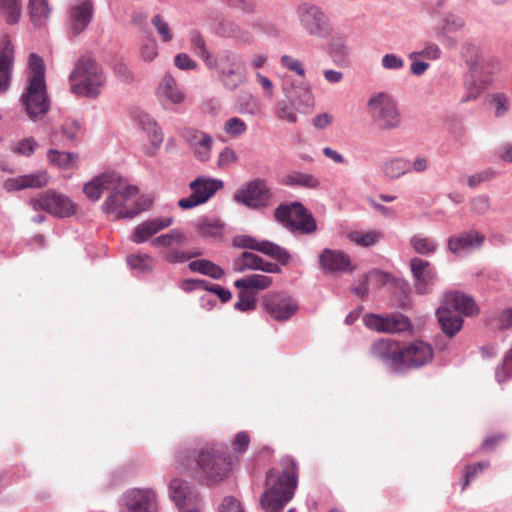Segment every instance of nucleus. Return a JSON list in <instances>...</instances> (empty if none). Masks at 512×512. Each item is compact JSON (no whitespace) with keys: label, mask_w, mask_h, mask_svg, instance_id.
Segmentation results:
<instances>
[{"label":"nucleus","mask_w":512,"mask_h":512,"mask_svg":"<svg viewBox=\"0 0 512 512\" xmlns=\"http://www.w3.org/2000/svg\"><path fill=\"white\" fill-rule=\"evenodd\" d=\"M469 205L470 211L478 216L486 215L491 208L490 198L487 195H477L473 197Z\"/></svg>","instance_id":"57"},{"label":"nucleus","mask_w":512,"mask_h":512,"mask_svg":"<svg viewBox=\"0 0 512 512\" xmlns=\"http://www.w3.org/2000/svg\"><path fill=\"white\" fill-rule=\"evenodd\" d=\"M71 90L78 96L95 99L105 86L106 76L91 57H80L70 74Z\"/></svg>","instance_id":"5"},{"label":"nucleus","mask_w":512,"mask_h":512,"mask_svg":"<svg viewBox=\"0 0 512 512\" xmlns=\"http://www.w3.org/2000/svg\"><path fill=\"white\" fill-rule=\"evenodd\" d=\"M448 249L456 256H464L480 249L485 242V236L477 230L463 231L448 238Z\"/></svg>","instance_id":"23"},{"label":"nucleus","mask_w":512,"mask_h":512,"mask_svg":"<svg viewBox=\"0 0 512 512\" xmlns=\"http://www.w3.org/2000/svg\"><path fill=\"white\" fill-rule=\"evenodd\" d=\"M150 257L148 255H130L127 257V264L130 268L140 272H147L151 270L148 263Z\"/></svg>","instance_id":"59"},{"label":"nucleus","mask_w":512,"mask_h":512,"mask_svg":"<svg viewBox=\"0 0 512 512\" xmlns=\"http://www.w3.org/2000/svg\"><path fill=\"white\" fill-rule=\"evenodd\" d=\"M30 205L34 210H43L59 218L69 217L75 212L72 201L64 194L54 190H48L31 199Z\"/></svg>","instance_id":"15"},{"label":"nucleus","mask_w":512,"mask_h":512,"mask_svg":"<svg viewBox=\"0 0 512 512\" xmlns=\"http://www.w3.org/2000/svg\"><path fill=\"white\" fill-rule=\"evenodd\" d=\"M381 65L386 70H401L405 62L402 57L394 54V53H387L385 54L381 59Z\"/></svg>","instance_id":"60"},{"label":"nucleus","mask_w":512,"mask_h":512,"mask_svg":"<svg viewBox=\"0 0 512 512\" xmlns=\"http://www.w3.org/2000/svg\"><path fill=\"white\" fill-rule=\"evenodd\" d=\"M367 109L371 119L381 130L389 131L401 126V114L390 95L380 92L371 96Z\"/></svg>","instance_id":"8"},{"label":"nucleus","mask_w":512,"mask_h":512,"mask_svg":"<svg viewBox=\"0 0 512 512\" xmlns=\"http://www.w3.org/2000/svg\"><path fill=\"white\" fill-rule=\"evenodd\" d=\"M94 14L92 0H82L67 12V28L70 35L78 36L86 30Z\"/></svg>","instance_id":"21"},{"label":"nucleus","mask_w":512,"mask_h":512,"mask_svg":"<svg viewBox=\"0 0 512 512\" xmlns=\"http://www.w3.org/2000/svg\"><path fill=\"white\" fill-rule=\"evenodd\" d=\"M265 310L274 320L286 321L296 312L297 304L291 297L277 293L266 298Z\"/></svg>","instance_id":"25"},{"label":"nucleus","mask_w":512,"mask_h":512,"mask_svg":"<svg viewBox=\"0 0 512 512\" xmlns=\"http://www.w3.org/2000/svg\"><path fill=\"white\" fill-rule=\"evenodd\" d=\"M496 173L492 169H486L476 174L470 175L467 179V184L471 188H476L481 183L489 181L495 177Z\"/></svg>","instance_id":"64"},{"label":"nucleus","mask_w":512,"mask_h":512,"mask_svg":"<svg viewBox=\"0 0 512 512\" xmlns=\"http://www.w3.org/2000/svg\"><path fill=\"white\" fill-rule=\"evenodd\" d=\"M109 195L102 204V210L114 219H132L142 210L137 201L138 187L131 185L119 173H115Z\"/></svg>","instance_id":"3"},{"label":"nucleus","mask_w":512,"mask_h":512,"mask_svg":"<svg viewBox=\"0 0 512 512\" xmlns=\"http://www.w3.org/2000/svg\"><path fill=\"white\" fill-rule=\"evenodd\" d=\"M495 376L499 383L508 380L512 376V348L505 356L502 367L496 370Z\"/></svg>","instance_id":"58"},{"label":"nucleus","mask_w":512,"mask_h":512,"mask_svg":"<svg viewBox=\"0 0 512 512\" xmlns=\"http://www.w3.org/2000/svg\"><path fill=\"white\" fill-rule=\"evenodd\" d=\"M223 130L231 137H239L246 133L247 124L239 117H231L224 123Z\"/></svg>","instance_id":"55"},{"label":"nucleus","mask_w":512,"mask_h":512,"mask_svg":"<svg viewBox=\"0 0 512 512\" xmlns=\"http://www.w3.org/2000/svg\"><path fill=\"white\" fill-rule=\"evenodd\" d=\"M465 26V21L458 15L449 13L443 17L442 27L436 33L437 38L444 37L447 33L457 32Z\"/></svg>","instance_id":"47"},{"label":"nucleus","mask_w":512,"mask_h":512,"mask_svg":"<svg viewBox=\"0 0 512 512\" xmlns=\"http://www.w3.org/2000/svg\"><path fill=\"white\" fill-rule=\"evenodd\" d=\"M282 464V472L270 469L266 474L265 490L260 498V505L265 512H281L294 496L297 487L296 463L286 457Z\"/></svg>","instance_id":"1"},{"label":"nucleus","mask_w":512,"mask_h":512,"mask_svg":"<svg viewBox=\"0 0 512 512\" xmlns=\"http://www.w3.org/2000/svg\"><path fill=\"white\" fill-rule=\"evenodd\" d=\"M223 187V181L199 176L189 184L191 194L178 201L182 209H192L206 203L218 190Z\"/></svg>","instance_id":"14"},{"label":"nucleus","mask_w":512,"mask_h":512,"mask_svg":"<svg viewBox=\"0 0 512 512\" xmlns=\"http://www.w3.org/2000/svg\"><path fill=\"white\" fill-rule=\"evenodd\" d=\"M433 358L430 344L417 340L402 348L401 361L403 372L408 368H419L429 363Z\"/></svg>","instance_id":"22"},{"label":"nucleus","mask_w":512,"mask_h":512,"mask_svg":"<svg viewBox=\"0 0 512 512\" xmlns=\"http://www.w3.org/2000/svg\"><path fill=\"white\" fill-rule=\"evenodd\" d=\"M48 161L60 169H71L78 162V154L51 149L47 152Z\"/></svg>","instance_id":"39"},{"label":"nucleus","mask_w":512,"mask_h":512,"mask_svg":"<svg viewBox=\"0 0 512 512\" xmlns=\"http://www.w3.org/2000/svg\"><path fill=\"white\" fill-rule=\"evenodd\" d=\"M14 48L10 40L4 39L0 48V94L5 93L10 86L13 67Z\"/></svg>","instance_id":"31"},{"label":"nucleus","mask_w":512,"mask_h":512,"mask_svg":"<svg viewBox=\"0 0 512 512\" xmlns=\"http://www.w3.org/2000/svg\"><path fill=\"white\" fill-rule=\"evenodd\" d=\"M188 40L191 45V48L206 65L209 62V60L212 59V56L214 54L208 50L203 35L198 30L193 29L188 33Z\"/></svg>","instance_id":"40"},{"label":"nucleus","mask_w":512,"mask_h":512,"mask_svg":"<svg viewBox=\"0 0 512 512\" xmlns=\"http://www.w3.org/2000/svg\"><path fill=\"white\" fill-rule=\"evenodd\" d=\"M470 72L468 74H490L499 68V61L494 58H486L481 54H474L467 59Z\"/></svg>","instance_id":"33"},{"label":"nucleus","mask_w":512,"mask_h":512,"mask_svg":"<svg viewBox=\"0 0 512 512\" xmlns=\"http://www.w3.org/2000/svg\"><path fill=\"white\" fill-rule=\"evenodd\" d=\"M282 184L289 187L317 189L320 186V180L310 173L292 171L284 176V178L282 179Z\"/></svg>","instance_id":"34"},{"label":"nucleus","mask_w":512,"mask_h":512,"mask_svg":"<svg viewBox=\"0 0 512 512\" xmlns=\"http://www.w3.org/2000/svg\"><path fill=\"white\" fill-rule=\"evenodd\" d=\"M218 512H245V510L240 500L234 496H226L219 505Z\"/></svg>","instance_id":"61"},{"label":"nucleus","mask_w":512,"mask_h":512,"mask_svg":"<svg viewBox=\"0 0 512 512\" xmlns=\"http://www.w3.org/2000/svg\"><path fill=\"white\" fill-rule=\"evenodd\" d=\"M172 223L173 218L171 217L154 218L145 221L135 227L131 235V241L137 244L143 243L160 230L169 227Z\"/></svg>","instance_id":"30"},{"label":"nucleus","mask_w":512,"mask_h":512,"mask_svg":"<svg viewBox=\"0 0 512 512\" xmlns=\"http://www.w3.org/2000/svg\"><path fill=\"white\" fill-rule=\"evenodd\" d=\"M234 245L263 253L282 265H287L291 259L285 248L268 240L259 241L251 236H240L234 240Z\"/></svg>","instance_id":"17"},{"label":"nucleus","mask_w":512,"mask_h":512,"mask_svg":"<svg viewBox=\"0 0 512 512\" xmlns=\"http://www.w3.org/2000/svg\"><path fill=\"white\" fill-rule=\"evenodd\" d=\"M158 510V497L152 488H131L121 497L120 512H158Z\"/></svg>","instance_id":"13"},{"label":"nucleus","mask_w":512,"mask_h":512,"mask_svg":"<svg viewBox=\"0 0 512 512\" xmlns=\"http://www.w3.org/2000/svg\"><path fill=\"white\" fill-rule=\"evenodd\" d=\"M37 147V141L33 137H28L17 143L14 152L22 156H30Z\"/></svg>","instance_id":"62"},{"label":"nucleus","mask_w":512,"mask_h":512,"mask_svg":"<svg viewBox=\"0 0 512 512\" xmlns=\"http://www.w3.org/2000/svg\"><path fill=\"white\" fill-rule=\"evenodd\" d=\"M6 16V22L16 24L22 14L21 0H0V14Z\"/></svg>","instance_id":"44"},{"label":"nucleus","mask_w":512,"mask_h":512,"mask_svg":"<svg viewBox=\"0 0 512 512\" xmlns=\"http://www.w3.org/2000/svg\"><path fill=\"white\" fill-rule=\"evenodd\" d=\"M213 142L212 136L208 133L205 136H201V140L192 148L195 158L201 162L208 161L211 157Z\"/></svg>","instance_id":"50"},{"label":"nucleus","mask_w":512,"mask_h":512,"mask_svg":"<svg viewBox=\"0 0 512 512\" xmlns=\"http://www.w3.org/2000/svg\"><path fill=\"white\" fill-rule=\"evenodd\" d=\"M179 466L189 473H200L206 482L216 483L223 480L230 471V461L216 447H204L199 450H180L176 455Z\"/></svg>","instance_id":"2"},{"label":"nucleus","mask_w":512,"mask_h":512,"mask_svg":"<svg viewBox=\"0 0 512 512\" xmlns=\"http://www.w3.org/2000/svg\"><path fill=\"white\" fill-rule=\"evenodd\" d=\"M328 53L336 65L347 66L349 64L350 51L341 39H333L330 42Z\"/></svg>","instance_id":"41"},{"label":"nucleus","mask_w":512,"mask_h":512,"mask_svg":"<svg viewBox=\"0 0 512 512\" xmlns=\"http://www.w3.org/2000/svg\"><path fill=\"white\" fill-rule=\"evenodd\" d=\"M49 178L46 171H39L32 174L8 178L4 181L3 188L8 192L28 188H42L48 184Z\"/></svg>","instance_id":"28"},{"label":"nucleus","mask_w":512,"mask_h":512,"mask_svg":"<svg viewBox=\"0 0 512 512\" xmlns=\"http://www.w3.org/2000/svg\"><path fill=\"white\" fill-rule=\"evenodd\" d=\"M477 311L475 301L468 295L450 291L445 293L443 305L436 311L443 332L452 337L463 326L461 315L471 316Z\"/></svg>","instance_id":"4"},{"label":"nucleus","mask_w":512,"mask_h":512,"mask_svg":"<svg viewBox=\"0 0 512 512\" xmlns=\"http://www.w3.org/2000/svg\"><path fill=\"white\" fill-rule=\"evenodd\" d=\"M194 228L202 238L211 241H220L226 231L225 223L215 216L200 217L194 223Z\"/></svg>","instance_id":"29"},{"label":"nucleus","mask_w":512,"mask_h":512,"mask_svg":"<svg viewBox=\"0 0 512 512\" xmlns=\"http://www.w3.org/2000/svg\"><path fill=\"white\" fill-rule=\"evenodd\" d=\"M156 94L163 106L168 104L180 105L185 100V93L180 89L177 80L169 72L165 73L161 78Z\"/></svg>","instance_id":"26"},{"label":"nucleus","mask_w":512,"mask_h":512,"mask_svg":"<svg viewBox=\"0 0 512 512\" xmlns=\"http://www.w3.org/2000/svg\"><path fill=\"white\" fill-rule=\"evenodd\" d=\"M169 496L178 510H184L202 505L199 493L187 481L174 478L170 481Z\"/></svg>","instance_id":"19"},{"label":"nucleus","mask_w":512,"mask_h":512,"mask_svg":"<svg viewBox=\"0 0 512 512\" xmlns=\"http://www.w3.org/2000/svg\"><path fill=\"white\" fill-rule=\"evenodd\" d=\"M381 238V233L378 231H352L348 234V239L358 246L370 247L378 243Z\"/></svg>","instance_id":"48"},{"label":"nucleus","mask_w":512,"mask_h":512,"mask_svg":"<svg viewBox=\"0 0 512 512\" xmlns=\"http://www.w3.org/2000/svg\"><path fill=\"white\" fill-rule=\"evenodd\" d=\"M410 245L416 253L421 255L432 254L437 249V243L434 239L423 236L421 234L411 237Z\"/></svg>","instance_id":"46"},{"label":"nucleus","mask_w":512,"mask_h":512,"mask_svg":"<svg viewBox=\"0 0 512 512\" xmlns=\"http://www.w3.org/2000/svg\"><path fill=\"white\" fill-rule=\"evenodd\" d=\"M114 171L104 172L94 177L90 182L86 183L83 187V192L91 201L100 199L104 191H109L112 181L115 176Z\"/></svg>","instance_id":"32"},{"label":"nucleus","mask_w":512,"mask_h":512,"mask_svg":"<svg viewBox=\"0 0 512 512\" xmlns=\"http://www.w3.org/2000/svg\"><path fill=\"white\" fill-rule=\"evenodd\" d=\"M371 355L381 361L392 373H403L401 361L402 347L391 339H381L373 343Z\"/></svg>","instance_id":"16"},{"label":"nucleus","mask_w":512,"mask_h":512,"mask_svg":"<svg viewBox=\"0 0 512 512\" xmlns=\"http://www.w3.org/2000/svg\"><path fill=\"white\" fill-rule=\"evenodd\" d=\"M238 160V156L235 151L230 147H225L218 156L217 165L221 169L229 168Z\"/></svg>","instance_id":"63"},{"label":"nucleus","mask_w":512,"mask_h":512,"mask_svg":"<svg viewBox=\"0 0 512 512\" xmlns=\"http://www.w3.org/2000/svg\"><path fill=\"white\" fill-rule=\"evenodd\" d=\"M233 269L242 273L247 270H260L265 273H279L280 267L273 262L264 260L252 252H243L233 263Z\"/></svg>","instance_id":"27"},{"label":"nucleus","mask_w":512,"mask_h":512,"mask_svg":"<svg viewBox=\"0 0 512 512\" xmlns=\"http://www.w3.org/2000/svg\"><path fill=\"white\" fill-rule=\"evenodd\" d=\"M442 51L440 47L431 41H425L422 44V49L413 51L409 54V59L424 58L427 60L435 61L441 58Z\"/></svg>","instance_id":"49"},{"label":"nucleus","mask_w":512,"mask_h":512,"mask_svg":"<svg viewBox=\"0 0 512 512\" xmlns=\"http://www.w3.org/2000/svg\"><path fill=\"white\" fill-rule=\"evenodd\" d=\"M234 308L241 312L254 310L256 308V297L254 292L240 290L238 293V301L234 304Z\"/></svg>","instance_id":"54"},{"label":"nucleus","mask_w":512,"mask_h":512,"mask_svg":"<svg viewBox=\"0 0 512 512\" xmlns=\"http://www.w3.org/2000/svg\"><path fill=\"white\" fill-rule=\"evenodd\" d=\"M382 171L390 180H396L410 172V161L402 157L387 159L382 166Z\"/></svg>","instance_id":"35"},{"label":"nucleus","mask_w":512,"mask_h":512,"mask_svg":"<svg viewBox=\"0 0 512 512\" xmlns=\"http://www.w3.org/2000/svg\"><path fill=\"white\" fill-rule=\"evenodd\" d=\"M286 97L293 105H310L312 103V95L308 84L301 83L292 90L284 88Z\"/></svg>","instance_id":"42"},{"label":"nucleus","mask_w":512,"mask_h":512,"mask_svg":"<svg viewBox=\"0 0 512 512\" xmlns=\"http://www.w3.org/2000/svg\"><path fill=\"white\" fill-rule=\"evenodd\" d=\"M29 69L28 83H46L45 65L41 57L32 53L29 57Z\"/></svg>","instance_id":"45"},{"label":"nucleus","mask_w":512,"mask_h":512,"mask_svg":"<svg viewBox=\"0 0 512 512\" xmlns=\"http://www.w3.org/2000/svg\"><path fill=\"white\" fill-rule=\"evenodd\" d=\"M480 75L466 74L463 80L464 95L460 99L461 103H467L476 100L484 90V85L480 80Z\"/></svg>","instance_id":"38"},{"label":"nucleus","mask_w":512,"mask_h":512,"mask_svg":"<svg viewBox=\"0 0 512 512\" xmlns=\"http://www.w3.org/2000/svg\"><path fill=\"white\" fill-rule=\"evenodd\" d=\"M188 268L192 272L209 276L215 280H220L225 276V271L219 265L207 259L191 261Z\"/></svg>","instance_id":"37"},{"label":"nucleus","mask_w":512,"mask_h":512,"mask_svg":"<svg viewBox=\"0 0 512 512\" xmlns=\"http://www.w3.org/2000/svg\"><path fill=\"white\" fill-rule=\"evenodd\" d=\"M273 194L266 181L255 178L242 185L233 195L235 202L251 209L268 206Z\"/></svg>","instance_id":"11"},{"label":"nucleus","mask_w":512,"mask_h":512,"mask_svg":"<svg viewBox=\"0 0 512 512\" xmlns=\"http://www.w3.org/2000/svg\"><path fill=\"white\" fill-rule=\"evenodd\" d=\"M274 217L290 232L298 231L303 235H310L317 230V223L312 213L297 201L288 205H279L274 211Z\"/></svg>","instance_id":"7"},{"label":"nucleus","mask_w":512,"mask_h":512,"mask_svg":"<svg viewBox=\"0 0 512 512\" xmlns=\"http://www.w3.org/2000/svg\"><path fill=\"white\" fill-rule=\"evenodd\" d=\"M29 13L35 26H41L50 14L47 0H29Z\"/></svg>","instance_id":"43"},{"label":"nucleus","mask_w":512,"mask_h":512,"mask_svg":"<svg viewBox=\"0 0 512 512\" xmlns=\"http://www.w3.org/2000/svg\"><path fill=\"white\" fill-rule=\"evenodd\" d=\"M272 278L266 275L253 274L244 278L237 279L234 286L239 290H246L249 292L264 290L270 287Z\"/></svg>","instance_id":"36"},{"label":"nucleus","mask_w":512,"mask_h":512,"mask_svg":"<svg viewBox=\"0 0 512 512\" xmlns=\"http://www.w3.org/2000/svg\"><path fill=\"white\" fill-rule=\"evenodd\" d=\"M209 70L216 71L220 82L230 91L246 82V66L242 56L231 49L219 51L206 64Z\"/></svg>","instance_id":"6"},{"label":"nucleus","mask_w":512,"mask_h":512,"mask_svg":"<svg viewBox=\"0 0 512 512\" xmlns=\"http://www.w3.org/2000/svg\"><path fill=\"white\" fill-rule=\"evenodd\" d=\"M410 267L415 280L414 287L417 293H429L436 282L434 267L427 260L417 257L410 260Z\"/></svg>","instance_id":"24"},{"label":"nucleus","mask_w":512,"mask_h":512,"mask_svg":"<svg viewBox=\"0 0 512 512\" xmlns=\"http://www.w3.org/2000/svg\"><path fill=\"white\" fill-rule=\"evenodd\" d=\"M489 103L494 108V115L496 117L504 116L510 108L509 97L504 93L491 94Z\"/></svg>","instance_id":"53"},{"label":"nucleus","mask_w":512,"mask_h":512,"mask_svg":"<svg viewBox=\"0 0 512 512\" xmlns=\"http://www.w3.org/2000/svg\"><path fill=\"white\" fill-rule=\"evenodd\" d=\"M389 277V274L384 273L380 270H373L369 274L364 276L362 283L353 288V292L360 298H365L368 293L367 282L369 279H375L380 284H384Z\"/></svg>","instance_id":"51"},{"label":"nucleus","mask_w":512,"mask_h":512,"mask_svg":"<svg viewBox=\"0 0 512 512\" xmlns=\"http://www.w3.org/2000/svg\"><path fill=\"white\" fill-rule=\"evenodd\" d=\"M20 102L32 121L42 118L50 109L46 83H27V87L20 97Z\"/></svg>","instance_id":"12"},{"label":"nucleus","mask_w":512,"mask_h":512,"mask_svg":"<svg viewBox=\"0 0 512 512\" xmlns=\"http://www.w3.org/2000/svg\"><path fill=\"white\" fill-rule=\"evenodd\" d=\"M364 322L368 328L378 332L400 333L411 328L409 318L400 313L388 316L369 314L365 316Z\"/></svg>","instance_id":"18"},{"label":"nucleus","mask_w":512,"mask_h":512,"mask_svg":"<svg viewBox=\"0 0 512 512\" xmlns=\"http://www.w3.org/2000/svg\"><path fill=\"white\" fill-rule=\"evenodd\" d=\"M187 242V237L178 229H171L168 233L162 234L151 241L155 247L165 248L161 255L170 264H180L201 255L198 250L188 251L182 246Z\"/></svg>","instance_id":"9"},{"label":"nucleus","mask_w":512,"mask_h":512,"mask_svg":"<svg viewBox=\"0 0 512 512\" xmlns=\"http://www.w3.org/2000/svg\"><path fill=\"white\" fill-rule=\"evenodd\" d=\"M297 17L302 28L312 37L327 39L333 32L329 17L317 5L308 2L300 4Z\"/></svg>","instance_id":"10"},{"label":"nucleus","mask_w":512,"mask_h":512,"mask_svg":"<svg viewBox=\"0 0 512 512\" xmlns=\"http://www.w3.org/2000/svg\"><path fill=\"white\" fill-rule=\"evenodd\" d=\"M318 262L325 274L350 273L355 270L350 256L338 249H323L318 256Z\"/></svg>","instance_id":"20"},{"label":"nucleus","mask_w":512,"mask_h":512,"mask_svg":"<svg viewBox=\"0 0 512 512\" xmlns=\"http://www.w3.org/2000/svg\"><path fill=\"white\" fill-rule=\"evenodd\" d=\"M152 25L154 26L158 36L163 42H170L173 39V32L164 18L157 14L151 20Z\"/></svg>","instance_id":"56"},{"label":"nucleus","mask_w":512,"mask_h":512,"mask_svg":"<svg viewBox=\"0 0 512 512\" xmlns=\"http://www.w3.org/2000/svg\"><path fill=\"white\" fill-rule=\"evenodd\" d=\"M219 34L225 37L235 38L242 42L249 40L248 34L231 21H224L220 24Z\"/></svg>","instance_id":"52"}]
</instances>
